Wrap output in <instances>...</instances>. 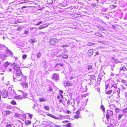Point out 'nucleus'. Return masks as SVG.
Returning a JSON list of instances; mask_svg holds the SVG:
<instances>
[{"mask_svg": "<svg viewBox=\"0 0 127 127\" xmlns=\"http://www.w3.org/2000/svg\"><path fill=\"white\" fill-rule=\"evenodd\" d=\"M12 66H13L14 69L16 71V73L17 75L21 74L22 72L20 67L16 65L15 63H14L12 64Z\"/></svg>", "mask_w": 127, "mask_h": 127, "instance_id": "nucleus-1", "label": "nucleus"}, {"mask_svg": "<svg viewBox=\"0 0 127 127\" xmlns=\"http://www.w3.org/2000/svg\"><path fill=\"white\" fill-rule=\"evenodd\" d=\"M21 75V74L17 75L16 73L15 75H13V79L15 82L20 81L22 80V78L20 79H19L20 76Z\"/></svg>", "mask_w": 127, "mask_h": 127, "instance_id": "nucleus-2", "label": "nucleus"}, {"mask_svg": "<svg viewBox=\"0 0 127 127\" xmlns=\"http://www.w3.org/2000/svg\"><path fill=\"white\" fill-rule=\"evenodd\" d=\"M3 46L6 49V54L7 56H8L10 55L12 56L13 55V53L10 50L8 49L7 47L4 45H3Z\"/></svg>", "mask_w": 127, "mask_h": 127, "instance_id": "nucleus-3", "label": "nucleus"}, {"mask_svg": "<svg viewBox=\"0 0 127 127\" xmlns=\"http://www.w3.org/2000/svg\"><path fill=\"white\" fill-rule=\"evenodd\" d=\"M58 40L56 38H51L50 40V43L51 44H55L58 42Z\"/></svg>", "mask_w": 127, "mask_h": 127, "instance_id": "nucleus-4", "label": "nucleus"}, {"mask_svg": "<svg viewBox=\"0 0 127 127\" xmlns=\"http://www.w3.org/2000/svg\"><path fill=\"white\" fill-rule=\"evenodd\" d=\"M59 76L58 74L54 73L53 74V76L52 78L55 80H59Z\"/></svg>", "mask_w": 127, "mask_h": 127, "instance_id": "nucleus-5", "label": "nucleus"}, {"mask_svg": "<svg viewBox=\"0 0 127 127\" xmlns=\"http://www.w3.org/2000/svg\"><path fill=\"white\" fill-rule=\"evenodd\" d=\"M63 64L60 63H57L56 64L55 66L56 67L58 68V69H57V70H59V69H61V67L62 66Z\"/></svg>", "mask_w": 127, "mask_h": 127, "instance_id": "nucleus-6", "label": "nucleus"}, {"mask_svg": "<svg viewBox=\"0 0 127 127\" xmlns=\"http://www.w3.org/2000/svg\"><path fill=\"white\" fill-rule=\"evenodd\" d=\"M67 104L68 105L70 104L72 106H74L75 104V102L74 101H71V99H68V100L67 102Z\"/></svg>", "mask_w": 127, "mask_h": 127, "instance_id": "nucleus-7", "label": "nucleus"}, {"mask_svg": "<svg viewBox=\"0 0 127 127\" xmlns=\"http://www.w3.org/2000/svg\"><path fill=\"white\" fill-rule=\"evenodd\" d=\"M8 92L7 91H5L2 93V96L3 97L6 98L8 95Z\"/></svg>", "mask_w": 127, "mask_h": 127, "instance_id": "nucleus-8", "label": "nucleus"}, {"mask_svg": "<svg viewBox=\"0 0 127 127\" xmlns=\"http://www.w3.org/2000/svg\"><path fill=\"white\" fill-rule=\"evenodd\" d=\"M94 52L93 51L92 49H90L88 51V54L89 56L92 55Z\"/></svg>", "mask_w": 127, "mask_h": 127, "instance_id": "nucleus-9", "label": "nucleus"}, {"mask_svg": "<svg viewBox=\"0 0 127 127\" xmlns=\"http://www.w3.org/2000/svg\"><path fill=\"white\" fill-rule=\"evenodd\" d=\"M47 115L50 117H51L53 118L54 119H59V118H57V117L55 116L52 115V114H47Z\"/></svg>", "mask_w": 127, "mask_h": 127, "instance_id": "nucleus-10", "label": "nucleus"}, {"mask_svg": "<svg viewBox=\"0 0 127 127\" xmlns=\"http://www.w3.org/2000/svg\"><path fill=\"white\" fill-rule=\"evenodd\" d=\"M72 84L69 82L67 81L65 83V85L67 87L72 86Z\"/></svg>", "mask_w": 127, "mask_h": 127, "instance_id": "nucleus-11", "label": "nucleus"}, {"mask_svg": "<svg viewBox=\"0 0 127 127\" xmlns=\"http://www.w3.org/2000/svg\"><path fill=\"white\" fill-rule=\"evenodd\" d=\"M3 113L4 115L6 116L9 114L10 113V112L9 111H6L3 112Z\"/></svg>", "mask_w": 127, "mask_h": 127, "instance_id": "nucleus-12", "label": "nucleus"}, {"mask_svg": "<svg viewBox=\"0 0 127 127\" xmlns=\"http://www.w3.org/2000/svg\"><path fill=\"white\" fill-rule=\"evenodd\" d=\"M20 84L22 85V86H25L27 87H28V83L26 82H23L20 83Z\"/></svg>", "mask_w": 127, "mask_h": 127, "instance_id": "nucleus-13", "label": "nucleus"}, {"mask_svg": "<svg viewBox=\"0 0 127 127\" xmlns=\"http://www.w3.org/2000/svg\"><path fill=\"white\" fill-rule=\"evenodd\" d=\"M127 112V108H126L123 110L122 114L123 115H125Z\"/></svg>", "mask_w": 127, "mask_h": 127, "instance_id": "nucleus-14", "label": "nucleus"}, {"mask_svg": "<svg viewBox=\"0 0 127 127\" xmlns=\"http://www.w3.org/2000/svg\"><path fill=\"white\" fill-rule=\"evenodd\" d=\"M46 62L45 60H44L43 62V64L44 65V67L45 68H46L47 67V66L46 65Z\"/></svg>", "mask_w": 127, "mask_h": 127, "instance_id": "nucleus-15", "label": "nucleus"}, {"mask_svg": "<svg viewBox=\"0 0 127 127\" xmlns=\"http://www.w3.org/2000/svg\"><path fill=\"white\" fill-rule=\"evenodd\" d=\"M31 124L30 121H27L25 122V124L26 125L28 126L29 125H30Z\"/></svg>", "mask_w": 127, "mask_h": 127, "instance_id": "nucleus-16", "label": "nucleus"}, {"mask_svg": "<svg viewBox=\"0 0 127 127\" xmlns=\"http://www.w3.org/2000/svg\"><path fill=\"white\" fill-rule=\"evenodd\" d=\"M47 87L49 89V91L50 92H51L52 90V87L49 85H48L47 86Z\"/></svg>", "mask_w": 127, "mask_h": 127, "instance_id": "nucleus-17", "label": "nucleus"}, {"mask_svg": "<svg viewBox=\"0 0 127 127\" xmlns=\"http://www.w3.org/2000/svg\"><path fill=\"white\" fill-rule=\"evenodd\" d=\"M107 113H109V115L110 116H112L113 115V112L111 110H107Z\"/></svg>", "mask_w": 127, "mask_h": 127, "instance_id": "nucleus-18", "label": "nucleus"}, {"mask_svg": "<svg viewBox=\"0 0 127 127\" xmlns=\"http://www.w3.org/2000/svg\"><path fill=\"white\" fill-rule=\"evenodd\" d=\"M113 90L112 89L107 91L106 92V93L108 94H110L112 92Z\"/></svg>", "mask_w": 127, "mask_h": 127, "instance_id": "nucleus-19", "label": "nucleus"}, {"mask_svg": "<svg viewBox=\"0 0 127 127\" xmlns=\"http://www.w3.org/2000/svg\"><path fill=\"white\" fill-rule=\"evenodd\" d=\"M9 65V63L8 62H6L4 64V66L5 67H8Z\"/></svg>", "mask_w": 127, "mask_h": 127, "instance_id": "nucleus-20", "label": "nucleus"}, {"mask_svg": "<svg viewBox=\"0 0 127 127\" xmlns=\"http://www.w3.org/2000/svg\"><path fill=\"white\" fill-rule=\"evenodd\" d=\"M100 109L102 110V111L103 112L105 111V108L103 105H102L101 106Z\"/></svg>", "mask_w": 127, "mask_h": 127, "instance_id": "nucleus-21", "label": "nucleus"}, {"mask_svg": "<svg viewBox=\"0 0 127 127\" xmlns=\"http://www.w3.org/2000/svg\"><path fill=\"white\" fill-rule=\"evenodd\" d=\"M39 100L41 102H45L46 101L45 99L44 98H39Z\"/></svg>", "mask_w": 127, "mask_h": 127, "instance_id": "nucleus-22", "label": "nucleus"}, {"mask_svg": "<svg viewBox=\"0 0 127 127\" xmlns=\"http://www.w3.org/2000/svg\"><path fill=\"white\" fill-rule=\"evenodd\" d=\"M44 108L46 110H49V106L48 105L44 106Z\"/></svg>", "mask_w": 127, "mask_h": 127, "instance_id": "nucleus-23", "label": "nucleus"}, {"mask_svg": "<svg viewBox=\"0 0 127 127\" xmlns=\"http://www.w3.org/2000/svg\"><path fill=\"white\" fill-rule=\"evenodd\" d=\"M35 42V40L32 39H31L30 40V42L31 43H34Z\"/></svg>", "mask_w": 127, "mask_h": 127, "instance_id": "nucleus-24", "label": "nucleus"}, {"mask_svg": "<svg viewBox=\"0 0 127 127\" xmlns=\"http://www.w3.org/2000/svg\"><path fill=\"white\" fill-rule=\"evenodd\" d=\"M92 66L91 65H88L87 68L88 70L92 69Z\"/></svg>", "mask_w": 127, "mask_h": 127, "instance_id": "nucleus-25", "label": "nucleus"}, {"mask_svg": "<svg viewBox=\"0 0 127 127\" xmlns=\"http://www.w3.org/2000/svg\"><path fill=\"white\" fill-rule=\"evenodd\" d=\"M95 34L97 36H100V37H102V34L99 33H95Z\"/></svg>", "mask_w": 127, "mask_h": 127, "instance_id": "nucleus-26", "label": "nucleus"}, {"mask_svg": "<svg viewBox=\"0 0 127 127\" xmlns=\"http://www.w3.org/2000/svg\"><path fill=\"white\" fill-rule=\"evenodd\" d=\"M120 70H123L124 71L125 70H127V68L124 67H121V68L120 69Z\"/></svg>", "mask_w": 127, "mask_h": 127, "instance_id": "nucleus-27", "label": "nucleus"}, {"mask_svg": "<svg viewBox=\"0 0 127 127\" xmlns=\"http://www.w3.org/2000/svg\"><path fill=\"white\" fill-rule=\"evenodd\" d=\"M124 115L123 114H122V115L120 114L119 115L118 117V118L119 119V120H120L121 119V117Z\"/></svg>", "mask_w": 127, "mask_h": 127, "instance_id": "nucleus-28", "label": "nucleus"}, {"mask_svg": "<svg viewBox=\"0 0 127 127\" xmlns=\"http://www.w3.org/2000/svg\"><path fill=\"white\" fill-rule=\"evenodd\" d=\"M68 58V56L66 55H64L62 57L63 58L66 59Z\"/></svg>", "mask_w": 127, "mask_h": 127, "instance_id": "nucleus-29", "label": "nucleus"}, {"mask_svg": "<svg viewBox=\"0 0 127 127\" xmlns=\"http://www.w3.org/2000/svg\"><path fill=\"white\" fill-rule=\"evenodd\" d=\"M116 92L117 93V94L119 95L120 93V90L119 88L117 90Z\"/></svg>", "mask_w": 127, "mask_h": 127, "instance_id": "nucleus-30", "label": "nucleus"}, {"mask_svg": "<svg viewBox=\"0 0 127 127\" xmlns=\"http://www.w3.org/2000/svg\"><path fill=\"white\" fill-rule=\"evenodd\" d=\"M22 93L24 97H26L27 96V94L23 92H22Z\"/></svg>", "mask_w": 127, "mask_h": 127, "instance_id": "nucleus-31", "label": "nucleus"}, {"mask_svg": "<svg viewBox=\"0 0 127 127\" xmlns=\"http://www.w3.org/2000/svg\"><path fill=\"white\" fill-rule=\"evenodd\" d=\"M42 22V21H40L37 24H34V25H39L41 24Z\"/></svg>", "mask_w": 127, "mask_h": 127, "instance_id": "nucleus-32", "label": "nucleus"}, {"mask_svg": "<svg viewBox=\"0 0 127 127\" xmlns=\"http://www.w3.org/2000/svg\"><path fill=\"white\" fill-rule=\"evenodd\" d=\"M106 117L107 120H109V116L108 113H107L106 114Z\"/></svg>", "mask_w": 127, "mask_h": 127, "instance_id": "nucleus-33", "label": "nucleus"}, {"mask_svg": "<svg viewBox=\"0 0 127 127\" xmlns=\"http://www.w3.org/2000/svg\"><path fill=\"white\" fill-rule=\"evenodd\" d=\"M41 54L40 53H38L37 55V58H39L41 57Z\"/></svg>", "mask_w": 127, "mask_h": 127, "instance_id": "nucleus-34", "label": "nucleus"}, {"mask_svg": "<svg viewBox=\"0 0 127 127\" xmlns=\"http://www.w3.org/2000/svg\"><path fill=\"white\" fill-rule=\"evenodd\" d=\"M76 115L80 116V113L79 112V110H78L76 113Z\"/></svg>", "mask_w": 127, "mask_h": 127, "instance_id": "nucleus-35", "label": "nucleus"}, {"mask_svg": "<svg viewBox=\"0 0 127 127\" xmlns=\"http://www.w3.org/2000/svg\"><path fill=\"white\" fill-rule=\"evenodd\" d=\"M97 27L100 30H103V28H102V27L100 26V27H99L98 26H97Z\"/></svg>", "mask_w": 127, "mask_h": 127, "instance_id": "nucleus-36", "label": "nucleus"}, {"mask_svg": "<svg viewBox=\"0 0 127 127\" xmlns=\"http://www.w3.org/2000/svg\"><path fill=\"white\" fill-rule=\"evenodd\" d=\"M80 117V116L76 115H75L74 116V118L76 119H78Z\"/></svg>", "mask_w": 127, "mask_h": 127, "instance_id": "nucleus-37", "label": "nucleus"}, {"mask_svg": "<svg viewBox=\"0 0 127 127\" xmlns=\"http://www.w3.org/2000/svg\"><path fill=\"white\" fill-rule=\"evenodd\" d=\"M1 57H3V59H6V56L5 55H3V54H1V56H0Z\"/></svg>", "mask_w": 127, "mask_h": 127, "instance_id": "nucleus-38", "label": "nucleus"}, {"mask_svg": "<svg viewBox=\"0 0 127 127\" xmlns=\"http://www.w3.org/2000/svg\"><path fill=\"white\" fill-rule=\"evenodd\" d=\"M112 86L115 88H117V86L116 84H113L112 85Z\"/></svg>", "mask_w": 127, "mask_h": 127, "instance_id": "nucleus-39", "label": "nucleus"}, {"mask_svg": "<svg viewBox=\"0 0 127 127\" xmlns=\"http://www.w3.org/2000/svg\"><path fill=\"white\" fill-rule=\"evenodd\" d=\"M15 98L16 99H21V97L20 96H17L15 97Z\"/></svg>", "mask_w": 127, "mask_h": 127, "instance_id": "nucleus-40", "label": "nucleus"}, {"mask_svg": "<svg viewBox=\"0 0 127 127\" xmlns=\"http://www.w3.org/2000/svg\"><path fill=\"white\" fill-rule=\"evenodd\" d=\"M11 103L13 105H15L16 104V102L14 100L12 101Z\"/></svg>", "mask_w": 127, "mask_h": 127, "instance_id": "nucleus-41", "label": "nucleus"}, {"mask_svg": "<svg viewBox=\"0 0 127 127\" xmlns=\"http://www.w3.org/2000/svg\"><path fill=\"white\" fill-rule=\"evenodd\" d=\"M67 127H71V123H69L67 124Z\"/></svg>", "mask_w": 127, "mask_h": 127, "instance_id": "nucleus-42", "label": "nucleus"}, {"mask_svg": "<svg viewBox=\"0 0 127 127\" xmlns=\"http://www.w3.org/2000/svg\"><path fill=\"white\" fill-rule=\"evenodd\" d=\"M27 56L26 55H23L22 57V58L24 59H25L27 57Z\"/></svg>", "mask_w": 127, "mask_h": 127, "instance_id": "nucleus-43", "label": "nucleus"}, {"mask_svg": "<svg viewBox=\"0 0 127 127\" xmlns=\"http://www.w3.org/2000/svg\"><path fill=\"white\" fill-rule=\"evenodd\" d=\"M12 125L10 124H8L7 125V127H12Z\"/></svg>", "mask_w": 127, "mask_h": 127, "instance_id": "nucleus-44", "label": "nucleus"}, {"mask_svg": "<svg viewBox=\"0 0 127 127\" xmlns=\"http://www.w3.org/2000/svg\"><path fill=\"white\" fill-rule=\"evenodd\" d=\"M125 98L127 99V92H125Z\"/></svg>", "mask_w": 127, "mask_h": 127, "instance_id": "nucleus-45", "label": "nucleus"}, {"mask_svg": "<svg viewBox=\"0 0 127 127\" xmlns=\"http://www.w3.org/2000/svg\"><path fill=\"white\" fill-rule=\"evenodd\" d=\"M69 122V121H62V123H68V122Z\"/></svg>", "mask_w": 127, "mask_h": 127, "instance_id": "nucleus-46", "label": "nucleus"}, {"mask_svg": "<svg viewBox=\"0 0 127 127\" xmlns=\"http://www.w3.org/2000/svg\"><path fill=\"white\" fill-rule=\"evenodd\" d=\"M45 27H40L39 28V30H41V29H42L43 28H45Z\"/></svg>", "mask_w": 127, "mask_h": 127, "instance_id": "nucleus-47", "label": "nucleus"}, {"mask_svg": "<svg viewBox=\"0 0 127 127\" xmlns=\"http://www.w3.org/2000/svg\"><path fill=\"white\" fill-rule=\"evenodd\" d=\"M22 78H23L24 79V81H25L26 80V77L25 76H24L23 77H22Z\"/></svg>", "mask_w": 127, "mask_h": 127, "instance_id": "nucleus-48", "label": "nucleus"}, {"mask_svg": "<svg viewBox=\"0 0 127 127\" xmlns=\"http://www.w3.org/2000/svg\"><path fill=\"white\" fill-rule=\"evenodd\" d=\"M68 46L67 45H63L62 46V47H63V48L64 47H67Z\"/></svg>", "mask_w": 127, "mask_h": 127, "instance_id": "nucleus-49", "label": "nucleus"}, {"mask_svg": "<svg viewBox=\"0 0 127 127\" xmlns=\"http://www.w3.org/2000/svg\"><path fill=\"white\" fill-rule=\"evenodd\" d=\"M63 54V53H61V54H60L58 56V57H61L62 56V55Z\"/></svg>", "mask_w": 127, "mask_h": 127, "instance_id": "nucleus-50", "label": "nucleus"}, {"mask_svg": "<svg viewBox=\"0 0 127 127\" xmlns=\"http://www.w3.org/2000/svg\"><path fill=\"white\" fill-rule=\"evenodd\" d=\"M7 71H11V70L10 68H8L7 69Z\"/></svg>", "mask_w": 127, "mask_h": 127, "instance_id": "nucleus-51", "label": "nucleus"}, {"mask_svg": "<svg viewBox=\"0 0 127 127\" xmlns=\"http://www.w3.org/2000/svg\"><path fill=\"white\" fill-rule=\"evenodd\" d=\"M100 88L99 87L97 88V90L98 92H100Z\"/></svg>", "mask_w": 127, "mask_h": 127, "instance_id": "nucleus-52", "label": "nucleus"}, {"mask_svg": "<svg viewBox=\"0 0 127 127\" xmlns=\"http://www.w3.org/2000/svg\"><path fill=\"white\" fill-rule=\"evenodd\" d=\"M101 75H99L98 76V78L100 79H101Z\"/></svg>", "mask_w": 127, "mask_h": 127, "instance_id": "nucleus-53", "label": "nucleus"}, {"mask_svg": "<svg viewBox=\"0 0 127 127\" xmlns=\"http://www.w3.org/2000/svg\"><path fill=\"white\" fill-rule=\"evenodd\" d=\"M63 51L65 53L67 52V50L66 49H63Z\"/></svg>", "mask_w": 127, "mask_h": 127, "instance_id": "nucleus-54", "label": "nucleus"}, {"mask_svg": "<svg viewBox=\"0 0 127 127\" xmlns=\"http://www.w3.org/2000/svg\"><path fill=\"white\" fill-rule=\"evenodd\" d=\"M22 29L20 27H18V28L17 30H18L19 31L21 30Z\"/></svg>", "mask_w": 127, "mask_h": 127, "instance_id": "nucleus-55", "label": "nucleus"}, {"mask_svg": "<svg viewBox=\"0 0 127 127\" xmlns=\"http://www.w3.org/2000/svg\"><path fill=\"white\" fill-rule=\"evenodd\" d=\"M29 116L31 118H32V114H29Z\"/></svg>", "mask_w": 127, "mask_h": 127, "instance_id": "nucleus-56", "label": "nucleus"}, {"mask_svg": "<svg viewBox=\"0 0 127 127\" xmlns=\"http://www.w3.org/2000/svg\"><path fill=\"white\" fill-rule=\"evenodd\" d=\"M54 127H61V126L59 125H55Z\"/></svg>", "mask_w": 127, "mask_h": 127, "instance_id": "nucleus-57", "label": "nucleus"}, {"mask_svg": "<svg viewBox=\"0 0 127 127\" xmlns=\"http://www.w3.org/2000/svg\"><path fill=\"white\" fill-rule=\"evenodd\" d=\"M116 90V89H114V91H113V94H114L115 93V91Z\"/></svg>", "mask_w": 127, "mask_h": 127, "instance_id": "nucleus-58", "label": "nucleus"}, {"mask_svg": "<svg viewBox=\"0 0 127 127\" xmlns=\"http://www.w3.org/2000/svg\"><path fill=\"white\" fill-rule=\"evenodd\" d=\"M28 33V32L27 31H25L24 32V33L25 34H27Z\"/></svg>", "mask_w": 127, "mask_h": 127, "instance_id": "nucleus-59", "label": "nucleus"}, {"mask_svg": "<svg viewBox=\"0 0 127 127\" xmlns=\"http://www.w3.org/2000/svg\"><path fill=\"white\" fill-rule=\"evenodd\" d=\"M60 92L62 94H63V91L62 90H60Z\"/></svg>", "mask_w": 127, "mask_h": 127, "instance_id": "nucleus-60", "label": "nucleus"}, {"mask_svg": "<svg viewBox=\"0 0 127 127\" xmlns=\"http://www.w3.org/2000/svg\"><path fill=\"white\" fill-rule=\"evenodd\" d=\"M59 101L60 103H62L63 102L62 100V99H60Z\"/></svg>", "mask_w": 127, "mask_h": 127, "instance_id": "nucleus-61", "label": "nucleus"}, {"mask_svg": "<svg viewBox=\"0 0 127 127\" xmlns=\"http://www.w3.org/2000/svg\"><path fill=\"white\" fill-rule=\"evenodd\" d=\"M121 87H122V88L123 90H124L125 89V87L124 86H122Z\"/></svg>", "mask_w": 127, "mask_h": 127, "instance_id": "nucleus-62", "label": "nucleus"}, {"mask_svg": "<svg viewBox=\"0 0 127 127\" xmlns=\"http://www.w3.org/2000/svg\"><path fill=\"white\" fill-rule=\"evenodd\" d=\"M95 53L96 55H98L99 54V53L98 52H96Z\"/></svg>", "mask_w": 127, "mask_h": 127, "instance_id": "nucleus-63", "label": "nucleus"}, {"mask_svg": "<svg viewBox=\"0 0 127 127\" xmlns=\"http://www.w3.org/2000/svg\"><path fill=\"white\" fill-rule=\"evenodd\" d=\"M111 60H113L115 59V58L114 57H112L111 58Z\"/></svg>", "mask_w": 127, "mask_h": 127, "instance_id": "nucleus-64", "label": "nucleus"}]
</instances>
